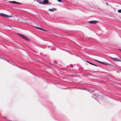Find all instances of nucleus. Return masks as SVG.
<instances>
[{
	"label": "nucleus",
	"mask_w": 121,
	"mask_h": 121,
	"mask_svg": "<svg viewBox=\"0 0 121 121\" xmlns=\"http://www.w3.org/2000/svg\"><path fill=\"white\" fill-rule=\"evenodd\" d=\"M35 27L36 28H37L38 29H39L40 30H43V31H47V30H44L41 28H40L39 27Z\"/></svg>",
	"instance_id": "obj_7"
},
{
	"label": "nucleus",
	"mask_w": 121,
	"mask_h": 121,
	"mask_svg": "<svg viewBox=\"0 0 121 121\" xmlns=\"http://www.w3.org/2000/svg\"><path fill=\"white\" fill-rule=\"evenodd\" d=\"M53 10H56V9L55 8H54L53 9H48V10L51 12H53L54 11Z\"/></svg>",
	"instance_id": "obj_9"
},
{
	"label": "nucleus",
	"mask_w": 121,
	"mask_h": 121,
	"mask_svg": "<svg viewBox=\"0 0 121 121\" xmlns=\"http://www.w3.org/2000/svg\"><path fill=\"white\" fill-rule=\"evenodd\" d=\"M107 5H108V3H107Z\"/></svg>",
	"instance_id": "obj_16"
},
{
	"label": "nucleus",
	"mask_w": 121,
	"mask_h": 121,
	"mask_svg": "<svg viewBox=\"0 0 121 121\" xmlns=\"http://www.w3.org/2000/svg\"><path fill=\"white\" fill-rule=\"evenodd\" d=\"M0 15L1 16L5 17L6 18H8L9 17H11V16H10L8 15H7L6 14L3 13L0 14Z\"/></svg>",
	"instance_id": "obj_2"
},
{
	"label": "nucleus",
	"mask_w": 121,
	"mask_h": 121,
	"mask_svg": "<svg viewBox=\"0 0 121 121\" xmlns=\"http://www.w3.org/2000/svg\"><path fill=\"white\" fill-rule=\"evenodd\" d=\"M111 58L113 60L115 61H121L118 58H112L111 57Z\"/></svg>",
	"instance_id": "obj_4"
},
{
	"label": "nucleus",
	"mask_w": 121,
	"mask_h": 121,
	"mask_svg": "<svg viewBox=\"0 0 121 121\" xmlns=\"http://www.w3.org/2000/svg\"><path fill=\"white\" fill-rule=\"evenodd\" d=\"M86 61L87 62L90 63V64H91V65H95V66H97V65H95V64H93V63H92L91 62H90L89 61Z\"/></svg>",
	"instance_id": "obj_8"
},
{
	"label": "nucleus",
	"mask_w": 121,
	"mask_h": 121,
	"mask_svg": "<svg viewBox=\"0 0 121 121\" xmlns=\"http://www.w3.org/2000/svg\"><path fill=\"white\" fill-rule=\"evenodd\" d=\"M119 50L120 51H121V49H119Z\"/></svg>",
	"instance_id": "obj_17"
},
{
	"label": "nucleus",
	"mask_w": 121,
	"mask_h": 121,
	"mask_svg": "<svg viewBox=\"0 0 121 121\" xmlns=\"http://www.w3.org/2000/svg\"><path fill=\"white\" fill-rule=\"evenodd\" d=\"M90 23L95 24L98 23V21H91L88 22Z\"/></svg>",
	"instance_id": "obj_5"
},
{
	"label": "nucleus",
	"mask_w": 121,
	"mask_h": 121,
	"mask_svg": "<svg viewBox=\"0 0 121 121\" xmlns=\"http://www.w3.org/2000/svg\"><path fill=\"white\" fill-rule=\"evenodd\" d=\"M118 12L119 13H121V9H119L118 10Z\"/></svg>",
	"instance_id": "obj_12"
},
{
	"label": "nucleus",
	"mask_w": 121,
	"mask_h": 121,
	"mask_svg": "<svg viewBox=\"0 0 121 121\" xmlns=\"http://www.w3.org/2000/svg\"><path fill=\"white\" fill-rule=\"evenodd\" d=\"M48 0H44L43 1V4H48Z\"/></svg>",
	"instance_id": "obj_6"
},
{
	"label": "nucleus",
	"mask_w": 121,
	"mask_h": 121,
	"mask_svg": "<svg viewBox=\"0 0 121 121\" xmlns=\"http://www.w3.org/2000/svg\"><path fill=\"white\" fill-rule=\"evenodd\" d=\"M17 3H16V4H22L21 3L18 2H17Z\"/></svg>",
	"instance_id": "obj_14"
},
{
	"label": "nucleus",
	"mask_w": 121,
	"mask_h": 121,
	"mask_svg": "<svg viewBox=\"0 0 121 121\" xmlns=\"http://www.w3.org/2000/svg\"><path fill=\"white\" fill-rule=\"evenodd\" d=\"M37 1L39 3L42 4L43 1L40 0H37Z\"/></svg>",
	"instance_id": "obj_10"
},
{
	"label": "nucleus",
	"mask_w": 121,
	"mask_h": 121,
	"mask_svg": "<svg viewBox=\"0 0 121 121\" xmlns=\"http://www.w3.org/2000/svg\"><path fill=\"white\" fill-rule=\"evenodd\" d=\"M17 34L20 37H21L22 38L24 39H25L28 41H30V40L29 39L24 35L19 33H18Z\"/></svg>",
	"instance_id": "obj_1"
},
{
	"label": "nucleus",
	"mask_w": 121,
	"mask_h": 121,
	"mask_svg": "<svg viewBox=\"0 0 121 121\" xmlns=\"http://www.w3.org/2000/svg\"><path fill=\"white\" fill-rule=\"evenodd\" d=\"M94 60H96V61H97V62H99V63H100L101 64H103V65H109V64H108V63H107L106 62H102L100 61H99L98 60H95V59H94Z\"/></svg>",
	"instance_id": "obj_3"
},
{
	"label": "nucleus",
	"mask_w": 121,
	"mask_h": 121,
	"mask_svg": "<svg viewBox=\"0 0 121 121\" xmlns=\"http://www.w3.org/2000/svg\"><path fill=\"white\" fill-rule=\"evenodd\" d=\"M59 2H61V0H57Z\"/></svg>",
	"instance_id": "obj_15"
},
{
	"label": "nucleus",
	"mask_w": 121,
	"mask_h": 121,
	"mask_svg": "<svg viewBox=\"0 0 121 121\" xmlns=\"http://www.w3.org/2000/svg\"><path fill=\"white\" fill-rule=\"evenodd\" d=\"M24 21L26 20V21H27L28 22H30L29 21V20H27L26 19H26H24Z\"/></svg>",
	"instance_id": "obj_13"
},
{
	"label": "nucleus",
	"mask_w": 121,
	"mask_h": 121,
	"mask_svg": "<svg viewBox=\"0 0 121 121\" xmlns=\"http://www.w3.org/2000/svg\"><path fill=\"white\" fill-rule=\"evenodd\" d=\"M9 2L11 3L16 4V3H17V2L14 1H9Z\"/></svg>",
	"instance_id": "obj_11"
}]
</instances>
